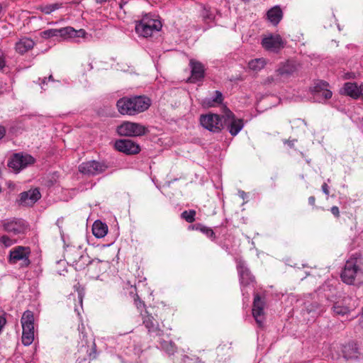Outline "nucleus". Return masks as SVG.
I'll list each match as a JSON object with an SVG mask.
<instances>
[{
	"mask_svg": "<svg viewBox=\"0 0 363 363\" xmlns=\"http://www.w3.org/2000/svg\"><path fill=\"white\" fill-rule=\"evenodd\" d=\"M6 134V129L4 126L0 125V140L4 137Z\"/></svg>",
	"mask_w": 363,
	"mask_h": 363,
	"instance_id": "obj_46",
	"label": "nucleus"
},
{
	"mask_svg": "<svg viewBox=\"0 0 363 363\" xmlns=\"http://www.w3.org/2000/svg\"><path fill=\"white\" fill-rule=\"evenodd\" d=\"M362 274L357 261L354 259L347 260L341 273L342 281L347 284H353L356 277Z\"/></svg>",
	"mask_w": 363,
	"mask_h": 363,
	"instance_id": "obj_10",
	"label": "nucleus"
},
{
	"mask_svg": "<svg viewBox=\"0 0 363 363\" xmlns=\"http://www.w3.org/2000/svg\"><path fill=\"white\" fill-rule=\"evenodd\" d=\"M315 198L313 196H310L308 198V203L311 205V206H315Z\"/></svg>",
	"mask_w": 363,
	"mask_h": 363,
	"instance_id": "obj_47",
	"label": "nucleus"
},
{
	"mask_svg": "<svg viewBox=\"0 0 363 363\" xmlns=\"http://www.w3.org/2000/svg\"><path fill=\"white\" fill-rule=\"evenodd\" d=\"M196 211H184L181 214V218L184 219L186 222L191 223L195 220Z\"/></svg>",
	"mask_w": 363,
	"mask_h": 363,
	"instance_id": "obj_35",
	"label": "nucleus"
},
{
	"mask_svg": "<svg viewBox=\"0 0 363 363\" xmlns=\"http://www.w3.org/2000/svg\"><path fill=\"white\" fill-rule=\"evenodd\" d=\"M321 189H322V191L323 192L328 196L329 195V186L328 185L326 184V183H323L322 186H321Z\"/></svg>",
	"mask_w": 363,
	"mask_h": 363,
	"instance_id": "obj_43",
	"label": "nucleus"
},
{
	"mask_svg": "<svg viewBox=\"0 0 363 363\" xmlns=\"http://www.w3.org/2000/svg\"><path fill=\"white\" fill-rule=\"evenodd\" d=\"M48 80L49 81H54L53 78H52V75H50L49 77H48Z\"/></svg>",
	"mask_w": 363,
	"mask_h": 363,
	"instance_id": "obj_52",
	"label": "nucleus"
},
{
	"mask_svg": "<svg viewBox=\"0 0 363 363\" xmlns=\"http://www.w3.org/2000/svg\"><path fill=\"white\" fill-rule=\"evenodd\" d=\"M86 32L84 29L75 30L74 28L67 26L60 29H48L40 33L41 38L48 39L52 37H60L63 39L84 38Z\"/></svg>",
	"mask_w": 363,
	"mask_h": 363,
	"instance_id": "obj_3",
	"label": "nucleus"
},
{
	"mask_svg": "<svg viewBox=\"0 0 363 363\" xmlns=\"http://www.w3.org/2000/svg\"><path fill=\"white\" fill-rule=\"evenodd\" d=\"M340 94L357 99L360 97V86L354 82H346L340 90Z\"/></svg>",
	"mask_w": 363,
	"mask_h": 363,
	"instance_id": "obj_24",
	"label": "nucleus"
},
{
	"mask_svg": "<svg viewBox=\"0 0 363 363\" xmlns=\"http://www.w3.org/2000/svg\"><path fill=\"white\" fill-rule=\"evenodd\" d=\"M41 198V194L38 188L31 189L19 194L18 203L25 206H32Z\"/></svg>",
	"mask_w": 363,
	"mask_h": 363,
	"instance_id": "obj_19",
	"label": "nucleus"
},
{
	"mask_svg": "<svg viewBox=\"0 0 363 363\" xmlns=\"http://www.w3.org/2000/svg\"><path fill=\"white\" fill-rule=\"evenodd\" d=\"M62 6V4L55 3L52 4H48L45 6H42L40 7V11L45 14H50L52 12L55 10L59 9Z\"/></svg>",
	"mask_w": 363,
	"mask_h": 363,
	"instance_id": "obj_33",
	"label": "nucleus"
},
{
	"mask_svg": "<svg viewBox=\"0 0 363 363\" xmlns=\"http://www.w3.org/2000/svg\"><path fill=\"white\" fill-rule=\"evenodd\" d=\"M143 324L147 330L148 335L152 337H161L164 335V330L160 326L158 321L147 311L141 314Z\"/></svg>",
	"mask_w": 363,
	"mask_h": 363,
	"instance_id": "obj_12",
	"label": "nucleus"
},
{
	"mask_svg": "<svg viewBox=\"0 0 363 363\" xmlns=\"http://www.w3.org/2000/svg\"><path fill=\"white\" fill-rule=\"evenodd\" d=\"M323 309H320V310H319V311H318V313L323 312Z\"/></svg>",
	"mask_w": 363,
	"mask_h": 363,
	"instance_id": "obj_55",
	"label": "nucleus"
},
{
	"mask_svg": "<svg viewBox=\"0 0 363 363\" xmlns=\"http://www.w3.org/2000/svg\"><path fill=\"white\" fill-rule=\"evenodd\" d=\"M318 303H313V304H311V308H307V310L308 311L309 313L312 312V311L315 312L316 311H318Z\"/></svg>",
	"mask_w": 363,
	"mask_h": 363,
	"instance_id": "obj_45",
	"label": "nucleus"
},
{
	"mask_svg": "<svg viewBox=\"0 0 363 363\" xmlns=\"http://www.w3.org/2000/svg\"><path fill=\"white\" fill-rule=\"evenodd\" d=\"M67 258L69 262L74 267L77 271L84 269L89 264H93L94 263H100L99 259H90V257L87 254L79 255V252L77 250L73 249L69 250L67 253Z\"/></svg>",
	"mask_w": 363,
	"mask_h": 363,
	"instance_id": "obj_6",
	"label": "nucleus"
},
{
	"mask_svg": "<svg viewBox=\"0 0 363 363\" xmlns=\"http://www.w3.org/2000/svg\"><path fill=\"white\" fill-rule=\"evenodd\" d=\"M119 135L129 137L142 136L146 134L147 128L140 123L125 121L117 128Z\"/></svg>",
	"mask_w": 363,
	"mask_h": 363,
	"instance_id": "obj_7",
	"label": "nucleus"
},
{
	"mask_svg": "<svg viewBox=\"0 0 363 363\" xmlns=\"http://www.w3.org/2000/svg\"><path fill=\"white\" fill-rule=\"evenodd\" d=\"M267 18L274 26H277L283 17V12L280 6H275L269 9L267 13Z\"/></svg>",
	"mask_w": 363,
	"mask_h": 363,
	"instance_id": "obj_25",
	"label": "nucleus"
},
{
	"mask_svg": "<svg viewBox=\"0 0 363 363\" xmlns=\"http://www.w3.org/2000/svg\"><path fill=\"white\" fill-rule=\"evenodd\" d=\"M108 168L104 161L90 160L82 162L79 166V171L83 174L95 176L104 173Z\"/></svg>",
	"mask_w": 363,
	"mask_h": 363,
	"instance_id": "obj_8",
	"label": "nucleus"
},
{
	"mask_svg": "<svg viewBox=\"0 0 363 363\" xmlns=\"http://www.w3.org/2000/svg\"><path fill=\"white\" fill-rule=\"evenodd\" d=\"M201 15L205 21H213L216 18L214 13L211 10V7L207 6H203Z\"/></svg>",
	"mask_w": 363,
	"mask_h": 363,
	"instance_id": "obj_34",
	"label": "nucleus"
},
{
	"mask_svg": "<svg viewBox=\"0 0 363 363\" xmlns=\"http://www.w3.org/2000/svg\"><path fill=\"white\" fill-rule=\"evenodd\" d=\"M6 66V61L4 52L0 50V70L3 69Z\"/></svg>",
	"mask_w": 363,
	"mask_h": 363,
	"instance_id": "obj_41",
	"label": "nucleus"
},
{
	"mask_svg": "<svg viewBox=\"0 0 363 363\" xmlns=\"http://www.w3.org/2000/svg\"><path fill=\"white\" fill-rule=\"evenodd\" d=\"M309 90L314 100L318 103H323L333 96L329 83L321 79L315 80Z\"/></svg>",
	"mask_w": 363,
	"mask_h": 363,
	"instance_id": "obj_5",
	"label": "nucleus"
},
{
	"mask_svg": "<svg viewBox=\"0 0 363 363\" xmlns=\"http://www.w3.org/2000/svg\"><path fill=\"white\" fill-rule=\"evenodd\" d=\"M296 71V67L291 63H286L280 67L277 72L280 76H289Z\"/></svg>",
	"mask_w": 363,
	"mask_h": 363,
	"instance_id": "obj_31",
	"label": "nucleus"
},
{
	"mask_svg": "<svg viewBox=\"0 0 363 363\" xmlns=\"http://www.w3.org/2000/svg\"><path fill=\"white\" fill-rule=\"evenodd\" d=\"M265 306L264 298H262L258 294H255L252 304V315L259 327L263 326L265 319L264 308Z\"/></svg>",
	"mask_w": 363,
	"mask_h": 363,
	"instance_id": "obj_16",
	"label": "nucleus"
},
{
	"mask_svg": "<svg viewBox=\"0 0 363 363\" xmlns=\"http://www.w3.org/2000/svg\"><path fill=\"white\" fill-rule=\"evenodd\" d=\"M183 363H202L201 360L196 356L189 357L185 355L182 358Z\"/></svg>",
	"mask_w": 363,
	"mask_h": 363,
	"instance_id": "obj_36",
	"label": "nucleus"
},
{
	"mask_svg": "<svg viewBox=\"0 0 363 363\" xmlns=\"http://www.w3.org/2000/svg\"><path fill=\"white\" fill-rule=\"evenodd\" d=\"M223 118L224 124L231 135L235 136L242 129L244 126L242 119L236 118L231 111L227 110Z\"/></svg>",
	"mask_w": 363,
	"mask_h": 363,
	"instance_id": "obj_13",
	"label": "nucleus"
},
{
	"mask_svg": "<svg viewBox=\"0 0 363 363\" xmlns=\"http://www.w3.org/2000/svg\"><path fill=\"white\" fill-rule=\"evenodd\" d=\"M151 100L145 96H124L116 102L118 112L122 115L134 116L147 110Z\"/></svg>",
	"mask_w": 363,
	"mask_h": 363,
	"instance_id": "obj_1",
	"label": "nucleus"
},
{
	"mask_svg": "<svg viewBox=\"0 0 363 363\" xmlns=\"http://www.w3.org/2000/svg\"><path fill=\"white\" fill-rule=\"evenodd\" d=\"M35 45V43L31 38L23 37L16 43L15 50L18 54L23 55L32 50Z\"/></svg>",
	"mask_w": 363,
	"mask_h": 363,
	"instance_id": "obj_23",
	"label": "nucleus"
},
{
	"mask_svg": "<svg viewBox=\"0 0 363 363\" xmlns=\"http://www.w3.org/2000/svg\"><path fill=\"white\" fill-rule=\"evenodd\" d=\"M162 27L160 20L155 18L151 13L143 15L142 18L136 21L135 32L144 38L151 36L154 31H159Z\"/></svg>",
	"mask_w": 363,
	"mask_h": 363,
	"instance_id": "obj_2",
	"label": "nucleus"
},
{
	"mask_svg": "<svg viewBox=\"0 0 363 363\" xmlns=\"http://www.w3.org/2000/svg\"><path fill=\"white\" fill-rule=\"evenodd\" d=\"M114 147L118 151L126 155H135L140 151L139 145L129 139L116 140Z\"/></svg>",
	"mask_w": 363,
	"mask_h": 363,
	"instance_id": "obj_20",
	"label": "nucleus"
},
{
	"mask_svg": "<svg viewBox=\"0 0 363 363\" xmlns=\"http://www.w3.org/2000/svg\"><path fill=\"white\" fill-rule=\"evenodd\" d=\"M200 123L211 132L218 133L221 130L222 122L219 115L208 113L200 116Z\"/></svg>",
	"mask_w": 363,
	"mask_h": 363,
	"instance_id": "obj_15",
	"label": "nucleus"
},
{
	"mask_svg": "<svg viewBox=\"0 0 363 363\" xmlns=\"http://www.w3.org/2000/svg\"><path fill=\"white\" fill-rule=\"evenodd\" d=\"M0 241L6 246L9 247L13 245V240L7 235H2Z\"/></svg>",
	"mask_w": 363,
	"mask_h": 363,
	"instance_id": "obj_38",
	"label": "nucleus"
},
{
	"mask_svg": "<svg viewBox=\"0 0 363 363\" xmlns=\"http://www.w3.org/2000/svg\"><path fill=\"white\" fill-rule=\"evenodd\" d=\"M216 96L211 99H205L203 101V106L207 107L213 106L215 104H220L223 101V95L222 93L219 91H216Z\"/></svg>",
	"mask_w": 363,
	"mask_h": 363,
	"instance_id": "obj_30",
	"label": "nucleus"
},
{
	"mask_svg": "<svg viewBox=\"0 0 363 363\" xmlns=\"http://www.w3.org/2000/svg\"><path fill=\"white\" fill-rule=\"evenodd\" d=\"M21 341L25 346H29L34 340V315L31 311H26L21 317Z\"/></svg>",
	"mask_w": 363,
	"mask_h": 363,
	"instance_id": "obj_4",
	"label": "nucleus"
},
{
	"mask_svg": "<svg viewBox=\"0 0 363 363\" xmlns=\"http://www.w3.org/2000/svg\"><path fill=\"white\" fill-rule=\"evenodd\" d=\"M265 65L266 61L264 58H256L250 60L248 63L249 68L255 72L260 71Z\"/></svg>",
	"mask_w": 363,
	"mask_h": 363,
	"instance_id": "obj_29",
	"label": "nucleus"
},
{
	"mask_svg": "<svg viewBox=\"0 0 363 363\" xmlns=\"http://www.w3.org/2000/svg\"><path fill=\"white\" fill-rule=\"evenodd\" d=\"M330 211L335 217L338 218L340 216V211L337 206H333Z\"/></svg>",
	"mask_w": 363,
	"mask_h": 363,
	"instance_id": "obj_42",
	"label": "nucleus"
},
{
	"mask_svg": "<svg viewBox=\"0 0 363 363\" xmlns=\"http://www.w3.org/2000/svg\"><path fill=\"white\" fill-rule=\"evenodd\" d=\"M3 229L13 235L25 234L28 230L27 223L21 218H9L1 221Z\"/></svg>",
	"mask_w": 363,
	"mask_h": 363,
	"instance_id": "obj_9",
	"label": "nucleus"
},
{
	"mask_svg": "<svg viewBox=\"0 0 363 363\" xmlns=\"http://www.w3.org/2000/svg\"><path fill=\"white\" fill-rule=\"evenodd\" d=\"M78 298H79V302L82 303V296L81 293H79V292Z\"/></svg>",
	"mask_w": 363,
	"mask_h": 363,
	"instance_id": "obj_51",
	"label": "nucleus"
},
{
	"mask_svg": "<svg viewBox=\"0 0 363 363\" xmlns=\"http://www.w3.org/2000/svg\"><path fill=\"white\" fill-rule=\"evenodd\" d=\"M134 301L137 308L140 309L145 307V303L140 299L138 296H136L134 298Z\"/></svg>",
	"mask_w": 363,
	"mask_h": 363,
	"instance_id": "obj_40",
	"label": "nucleus"
},
{
	"mask_svg": "<svg viewBox=\"0 0 363 363\" xmlns=\"http://www.w3.org/2000/svg\"><path fill=\"white\" fill-rule=\"evenodd\" d=\"M160 348L164 351L168 355L174 354L177 351L175 344L172 341L160 340Z\"/></svg>",
	"mask_w": 363,
	"mask_h": 363,
	"instance_id": "obj_27",
	"label": "nucleus"
},
{
	"mask_svg": "<svg viewBox=\"0 0 363 363\" xmlns=\"http://www.w3.org/2000/svg\"><path fill=\"white\" fill-rule=\"evenodd\" d=\"M277 178V175H275L274 177H272V179L275 180Z\"/></svg>",
	"mask_w": 363,
	"mask_h": 363,
	"instance_id": "obj_53",
	"label": "nucleus"
},
{
	"mask_svg": "<svg viewBox=\"0 0 363 363\" xmlns=\"http://www.w3.org/2000/svg\"><path fill=\"white\" fill-rule=\"evenodd\" d=\"M333 311L337 315H345L350 311V308L347 306H342L340 303L337 302L333 306Z\"/></svg>",
	"mask_w": 363,
	"mask_h": 363,
	"instance_id": "obj_32",
	"label": "nucleus"
},
{
	"mask_svg": "<svg viewBox=\"0 0 363 363\" xmlns=\"http://www.w3.org/2000/svg\"><path fill=\"white\" fill-rule=\"evenodd\" d=\"M6 324V313H0V333H1L3 328Z\"/></svg>",
	"mask_w": 363,
	"mask_h": 363,
	"instance_id": "obj_39",
	"label": "nucleus"
},
{
	"mask_svg": "<svg viewBox=\"0 0 363 363\" xmlns=\"http://www.w3.org/2000/svg\"><path fill=\"white\" fill-rule=\"evenodd\" d=\"M262 47L273 52H279L284 47V42L279 35H269L262 40Z\"/></svg>",
	"mask_w": 363,
	"mask_h": 363,
	"instance_id": "obj_18",
	"label": "nucleus"
},
{
	"mask_svg": "<svg viewBox=\"0 0 363 363\" xmlns=\"http://www.w3.org/2000/svg\"><path fill=\"white\" fill-rule=\"evenodd\" d=\"M236 263L240 284L242 290H243L244 288L253 284L255 282V278L252 274L249 268L247 267L245 261L239 259L236 260Z\"/></svg>",
	"mask_w": 363,
	"mask_h": 363,
	"instance_id": "obj_11",
	"label": "nucleus"
},
{
	"mask_svg": "<svg viewBox=\"0 0 363 363\" xmlns=\"http://www.w3.org/2000/svg\"><path fill=\"white\" fill-rule=\"evenodd\" d=\"M46 79H47V78H46V77H45V78L42 80V82H41V84H40V85H41V88H42V89H44V84H45V82H46Z\"/></svg>",
	"mask_w": 363,
	"mask_h": 363,
	"instance_id": "obj_48",
	"label": "nucleus"
},
{
	"mask_svg": "<svg viewBox=\"0 0 363 363\" xmlns=\"http://www.w3.org/2000/svg\"><path fill=\"white\" fill-rule=\"evenodd\" d=\"M230 343H225V344H220L217 347V352L218 354L223 353L225 350H230Z\"/></svg>",
	"mask_w": 363,
	"mask_h": 363,
	"instance_id": "obj_37",
	"label": "nucleus"
},
{
	"mask_svg": "<svg viewBox=\"0 0 363 363\" xmlns=\"http://www.w3.org/2000/svg\"><path fill=\"white\" fill-rule=\"evenodd\" d=\"M35 159L29 155H22L20 154H15L8 162L9 167L11 168L16 172H18L28 165L33 164Z\"/></svg>",
	"mask_w": 363,
	"mask_h": 363,
	"instance_id": "obj_17",
	"label": "nucleus"
},
{
	"mask_svg": "<svg viewBox=\"0 0 363 363\" xmlns=\"http://www.w3.org/2000/svg\"><path fill=\"white\" fill-rule=\"evenodd\" d=\"M191 77L189 81L191 83H196L201 81L204 77L205 69L202 63L194 60H190Z\"/></svg>",
	"mask_w": 363,
	"mask_h": 363,
	"instance_id": "obj_21",
	"label": "nucleus"
},
{
	"mask_svg": "<svg viewBox=\"0 0 363 363\" xmlns=\"http://www.w3.org/2000/svg\"><path fill=\"white\" fill-rule=\"evenodd\" d=\"M96 3L98 4H103L104 2H106L107 0H96Z\"/></svg>",
	"mask_w": 363,
	"mask_h": 363,
	"instance_id": "obj_50",
	"label": "nucleus"
},
{
	"mask_svg": "<svg viewBox=\"0 0 363 363\" xmlns=\"http://www.w3.org/2000/svg\"><path fill=\"white\" fill-rule=\"evenodd\" d=\"M191 228L194 230H199L204 235H206L208 238L214 240L216 239V235L213 230L207 226H205L201 223H197L191 226Z\"/></svg>",
	"mask_w": 363,
	"mask_h": 363,
	"instance_id": "obj_28",
	"label": "nucleus"
},
{
	"mask_svg": "<svg viewBox=\"0 0 363 363\" xmlns=\"http://www.w3.org/2000/svg\"><path fill=\"white\" fill-rule=\"evenodd\" d=\"M108 233V226L101 220H96L92 226V233L97 238H102Z\"/></svg>",
	"mask_w": 363,
	"mask_h": 363,
	"instance_id": "obj_26",
	"label": "nucleus"
},
{
	"mask_svg": "<svg viewBox=\"0 0 363 363\" xmlns=\"http://www.w3.org/2000/svg\"><path fill=\"white\" fill-rule=\"evenodd\" d=\"M275 79L273 76H270V77H268L265 80H264V84H270L272 83H273L274 82H275Z\"/></svg>",
	"mask_w": 363,
	"mask_h": 363,
	"instance_id": "obj_44",
	"label": "nucleus"
},
{
	"mask_svg": "<svg viewBox=\"0 0 363 363\" xmlns=\"http://www.w3.org/2000/svg\"><path fill=\"white\" fill-rule=\"evenodd\" d=\"M360 96L363 99V83L360 85Z\"/></svg>",
	"mask_w": 363,
	"mask_h": 363,
	"instance_id": "obj_49",
	"label": "nucleus"
},
{
	"mask_svg": "<svg viewBox=\"0 0 363 363\" xmlns=\"http://www.w3.org/2000/svg\"><path fill=\"white\" fill-rule=\"evenodd\" d=\"M30 250L28 247L18 246L10 251L9 260L11 263L22 261V267H28L30 264L29 255Z\"/></svg>",
	"mask_w": 363,
	"mask_h": 363,
	"instance_id": "obj_14",
	"label": "nucleus"
},
{
	"mask_svg": "<svg viewBox=\"0 0 363 363\" xmlns=\"http://www.w3.org/2000/svg\"><path fill=\"white\" fill-rule=\"evenodd\" d=\"M343 357L346 360H354L359 358L361 353L357 345L354 342L345 344L342 347Z\"/></svg>",
	"mask_w": 363,
	"mask_h": 363,
	"instance_id": "obj_22",
	"label": "nucleus"
},
{
	"mask_svg": "<svg viewBox=\"0 0 363 363\" xmlns=\"http://www.w3.org/2000/svg\"><path fill=\"white\" fill-rule=\"evenodd\" d=\"M2 9H3V8H2V6L0 4V13H1V11H2Z\"/></svg>",
	"mask_w": 363,
	"mask_h": 363,
	"instance_id": "obj_54",
	"label": "nucleus"
}]
</instances>
